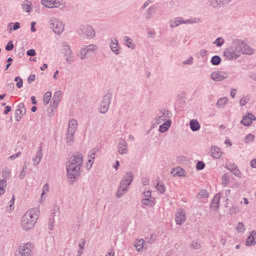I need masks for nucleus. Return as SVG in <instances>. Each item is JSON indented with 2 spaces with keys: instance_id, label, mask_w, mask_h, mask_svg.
<instances>
[{
  "instance_id": "27",
  "label": "nucleus",
  "mask_w": 256,
  "mask_h": 256,
  "mask_svg": "<svg viewBox=\"0 0 256 256\" xmlns=\"http://www.w3.org/2000/svg\"><path fill=\"white\" fill-rule=\"evenodd\" d=\"M190 129L193 131V133H197L201 129V124L198 120L192 119L190 121Z\"/></svg>"
},
{
  "instance_id": "60",
  "label": "nucleus",
  "mask_w": 256,
  "mask_h": 256,
  "mask_svg": "<svg viewBox=\"0 0 256 256\" xmlns=\"http://www.w3.org/2000/svg\"><path fill=\"white\" fill-rule=\"evenodd\" d=\"M19 29H21V23L15 22V23L13 24V31H17V30H19Z\"/></svg>"
},
{
  "instance_id": "56",
  "label": "nucleus",
  "mask_w": 256,
  "mask_h": 256,
  "mask_svg": "<svg viewBox=\"0 0 256 256\" xmlns=\"http://www.w3.org/2000/svg\"><path fill=\"white\" fill-rule=\"evenodd\" d=\"M66 57V63H68V65H71V63H73L75 60L73 59V54H71L70 56H65Z\"/></svg>"
},
{
  "instance_id": "46",
  "label": "nucleus",
  "mask_w": 256,
  "mask_h": 256,
  "mask_svg": "<svg viewBox=\"0 0 256 256\" xmlns=\"http://www.w3.org/2000/svg\"><path fill=\"white\" fill-rule=\"evenodd\" d=\"M13 49H15V44H13V41H9L7 43V45L5 46V50L6 51H13Z\"/></svg>"
},
{
  "instance_id": "54",
  "label": "nucleus",
  "mask_w": 256,
  "mask_h": 256,
  "mask_svg": "<svg viewBox=\"0 0 256 256\" xmlns=\"http://www.w3.org/2000/svg\"><path fill=\"white\" fill-rule=\"evenodd\" d=\"M151 3H153L152 0H147L146 2H144V4L141 7V10L144 11V9H147V7H149Z\"/></svg>"
},
{
  "instance_id": "45",
  "label": "nucleus",
  "mask_w": 256,
  "mask_h": 256,
  "mask_svg": "<svg viewBox=\"0 0 256 256\" xmlns=\"http://www.w3.org/2000/svg\"><path fill=\"white\" fill-rule=\"evenodd\" d=\"M196 169L197 171H203V169H205V162L198 161L196 164Z\"/></svg>"
},
{
  "instance_id": "8",
  "label": "nucleus",
  "mask_w": 256,
  "mask_h": 256,
  "mask_svg": "<svg viewBox=\"0 0 256 256\" xmlns=\"http://www.w3.org/2000/svg\"><path fill=\"white\" fill-rule=\"evenodd\" d=\"M63 98V92L56 91L52 98V105L48 108L49 117L53 116V113L57 111V107H59V103H61V99Z\"/></svg>"
},
{
  "instance_id": "33",
  "label": "nucleus",
  "mask_w": 256,
  "mask_h": 256,
  "mask_svg": "<svg viewBox=\"0 0 256 256\" xmlns=\"http://www.w3.org/2000/svg\"><path fill=\"white\" fill-rule=\"evenodd\" d=\"M84 49H86V53L89 54V53H95V51H97L99 47L95 44H90L84 47Z\"/></svg>"
},
{
  "instance_id": "29",
  "label": "nucleus",
  "mask_w": 256,
  "mask_h": 256,
  "mask_svg": "<svg viewBox=\"0 0 256 256\" xmlns=\"http://www.w3.org/2000/svg\"><path fill=\"white\" fill-rule=\"evenodd\" d=\"M55 213H57V208H54L52 212V217L49 218L48 229L50 231H53V227H55Z\"/></svg>"
},
{
  "instance_id": "24",
  "label": "nucleus",
  "mask_w": 256,
  "mask_h": 256,
  "mask_svg": "<svg viewBox=\"0 0 256 256\" xmlns=\"http://www.w3.org/2000/svg\"><path fill=\"white\" fill-rule=\"evenodd\" d=\"M220 201L221 196H219V194H216L210 203V209H214L215 211H217V209L219 208Z\"/></svg>"
},
{
  "instance_id": "39",
  "label": "nucleus",
  "mask_w": 256,
  "mask_h": 256,
  "mask_svg": "<svg viewBox=\"0 0 256 256\" xmlns=\"http://www.w3.org/2000/svg\"><path fill=\"white\" fill-rule=\"evenodd\" d=\"M87 55H88L87 50L85 48H82L80 50V53L78 54V57H80V59L84 61V59H87Z\"/></svg>"
},
{
  "instance_id": "41",
  "label": "nucleus",
  "mask_w": 256,
  "mask_h": 256,
  "mask_svg": "<svg viewBox=\"0 0 256 256\" xmlns=\"http://www.w3.org/2000/svg\"><path fill=\"white\" fill-rule=\"evenodd\" d=\"M236 231H238V233H245V224L239 222L236 226Z\"/></svg>"
},
{
  "instance_id": "26",
  "label": "nucleus",
  "mask_w": 256,
  "mask_h": 256,
  "mask_svg": "<svg viewBox=\"0 0 256 256\" xmlns=\"http://www.w3.org/2000/svg\"><path fill=\"white\" fill-rule=\"evenodd\" d=\"M95 155H97V148H93L88 154V163H90L89 169H91L93 163H95Z\"/></svg>"
},
{
  "instance_id": "16",
  "label": "nucleus",
  "mask_w": 256,
  "mask_h": 256,
  "mask_svg": "<svg viewBox=\"0 0 256 256\" xmlns=\"http://www.w3.org/2000/svg\"><path fill=\"white\" fill-rule=\"evenodd\" d=\"M109 47L114 55H121V47L119 46V40H117V38H111Z\"/></svg>"
},
{
  "instance_id": "17",
  "label": "nucleus",
  "mask_w": 256,
  "mask_h": 256,
  "mask_svg": "<svg viewBox=\"0 0 256 256\" xmlns=\"http://www.w3.org/2000/svg\"><path fill=\"white\" fill-rule=\"evenodd\" d=\"M117 149L119 155H127L129 152L127 141L123 138H120Z\"/></svg>"
},
{
  "instance_id": "19",
  "label": "nucleus",
  "mask_w": 256,
  "mask_h": 256,
  "mask_svg": "<svg viewBox=\"0 0 256 256\" xmlns=\"http://www.w3.org/2000/svg\"><path fill=\"white\" fill-rule=\"evenodd\" d=\"M175 221H176V225H180V226L183 225L185 221H187V216L183 209H180L178 212H176Z\"/></svg>"
},
{
  "instance_id": "13",
  "label": "nucleus",
  "mask_w": 256,
  "mask_h": 256,
  "mask_svg": "<svg viewBox=\"0 0 256 256\" xmlns=\"http://www.w3.org/2000/svg\"><path fill=\"white\" fill-rule=\"evenodd\" d=\"M233 0H208L209 7L213 9H221V7H227Z\"/></svg>"
},
{
  "instance_id": "47",
  "label": "nucleus",
  "mask_w": 256,
  "mask_h": 256,
  "mask_svg": "<svg viewBox=\"0 0 256 256\" xmlns=\"http://www.w3.org/2000/svg\"><path fill=\"white\" fill-rule=\"evenodd\" d=\"M253 141H255V135H253V134H248V135H246V137H245V143H251V142H253Z\"/></svg>"
},
{
  "instance_id": "64",
  "label": "nucleus",
  "mask_w": 256,
  "mask_h": 256,
  "mask_svg": "<svg viewBox=\"0 0 256 256\" xmlns=\"http://www.w3.org/2000/svg\"><path fill=\"white\" fill-rule=\"evenodd\" d=\"M35 81V74H32L28 77V83H33Z\"/></svg>"
},
{
  "instance_id": "9",
  "label": "nucleus",
  "mask_w": 256,
  "mask_h": 256,
  "mask_svg": "<svg viewBox=\"0 0 256 256\" xmlns=\"http://www.w3.org/2000/svg\"><path fill=\"white\" fill-rule=\"evenodd\" d=\"M49 27L54 33H56V35H61V33L65 31V25H63V22L57 18L50 19Z\"/></svg>"
},
{
  "instance_id": "25",
  "label": "nucleus",
  "mask_w": 256,
  "mask_h": 256,
  "mask_svg": "<svg viewBox=\"0 0 256 256\" xmlns=\"http://www.w3.org/2000/svg\"><path fill=\"white\" fill-rule=\"evenodd\" d=\"M171 119L166 120L163 124L159 126V132L160 133H167L169 131V127L172 125Z\"/></svg>"
},
{
  "instance_id": "40",
  "label": "nucleus",
  "mask_w": 256,
  "mask_h": 256,
  "mask_svg": "<svg viewBox=\"0 0 256 256\" xmlns=\"http://www.w3.org/2000/svg\"><path fill=\"white\" fill-rule=\"evenodd\" d=\"M207 197H209V192H207V190H201L198 193V199H207Z\"/></svg>"
},
{
  "instance_id": "15",
  "label": "nucleus",
  "mask_w": 256,
  "mask_h": 256,
  "mask_svg": "<svg viewBox=\"0 0 256 256\" xmlns=\"http://www.w3.org/2000/svg\"><path fill=\"white\" fill-rule=\"evenodd\" d=\"M159 113L161 115L155 118V123L157 125H161V123H163V121H167L171 117V112L167 109H162L159 111Z\"/></svg>"
},
{
  "instance_id": "51",
  "label": "nucleus",
  "mask_w": 256,
  "mask_h": 256,
  "mask_svg": "<svg viewBox=\"0 0 256 256\" xmlns=\"http://www.w3.org/2000/svg\"><path fill=\"white\" fill-rule=\"evenodd\" d=\"M21 152H17V153H15V154H13V155H11L9 158H8V160L9 161H15V159H19V157H21Z\"/></svg>"
},
{
  "instance_id": "50",
  "label": "nucleus",
  "mask_w": 256,
  "mask_h": 256,
  "mask_svg": "<svg viewBox=\"0 0 256 256\" xmlns=\"http://www.w3.org/2000/svg\"><path fill=\"white\" fill-rule=\"evenodd\" d=\"M249 103V97H243L240 99V107H245Z\"/></svg>"
},
{
  "instance_id": "5",
  "label": "nucleus",
  "mask_w": 256,
  "mask_h": 256,
  "mask_svg": "<svg viewBox=\"0 0 256 256\" xmlns=\"http://www.w3.org/2000/svg\"><path fill=\"white\" fill-rule=\"evenodd\" d=\"M77 120L71 119L68 122V129L66 133V143L67 145H73V141H75V133H77Z\"/></svg>"
},
{
  "instance_id": "23",
  "label": "nucleus",
  "mask_w": 256,
  "mask_h": 256,
  "mask_svg": "<svg viewBox=\"0 0 256 256\" xmlns=\"http://www.w3.org/2000/svg\"><path fill=\"white\" fill-rule=\"evenodd\" d=\"M43 159V147H39L38 151L36 152V156L32 158L33 165L37 166L39 163H41V160Z\"/></svg>"
},
{
  "instance_id": "44",
  "label": "nucleus",
  "mask_w": 256,
  "mask_h": 256,
  "mask_svg": "<svg viewBox=\"0 0 256 256\" xmlns=\"http://www.w3.org/2000/svg\"><path fill=\"white\" fill-rule=\"evenodd\" d=\"M229 175H227V174H224L223 176H222V185L224 186V187H227V185L229 184Z\"/></svg>"
},
{
  "instance_id": "49",
  "label": "nucleus",
  "mask_w": 256,
  "mask_h": 256,
  "mask_svg": "<svg viewBox=\"0 0 256 256\" xmlns=\"http://www.w3.org/2000/svg\"><path fill=\"white\" fill-rule=\"evenodd\" d=\"M48 4H46V7H48L49 9H53L55 7H59V5H57V1H47Z\"/></svg>"
},
{
  "instance_id": "57",
  "label": "nucleus",
  "mask_w": 256,
  "mask_h": 256,
  "mask_svg": "<svg viewBox=\"0 0 256 256\" xmlns=\"http://www.w3.org/2000/svg\"><path fill=\"white\" fill-rule=\"evenodd\" d=\"M143 195L145 197V199H154L152 196H151V191H144L143 192Z\"/></svg>"
},
{
  "instance_id": "48",
  "label": "nucleus",
  "mask_w": 256,
  "mask_h": 256,
  "mask_svg": "<svg viewBox=\"0 0 256 256\" xmlns=\"http://www.w3.org/2000/svg\"><path fill=\"white\" fill-rule=\"evenodd\" d=\"M239 211H240L239 206L230 207V214L231 215H237V213H239Z\"/></svg>"
},
{
  "instance_id": "4",
  "label": "nucleus",
  "mask_w": 256,
  "mask_h": 256,
  "mask_svg": "<svg viewBox=\"0 0 256 256\" xmlns=\"http://www.w3.org/2000/svg\"><path fill=\"white\" fill-rule=\"evenodd\" d=\"M133 179H134V176L131 172H127L123 176L122 180L120 181L117 193H116V197L118 199H121V197H123V195H125V193H127V191H129V187L133 183Z\"/></svg>"
},
{
  "instance_id": "59",
  "label": "nucleus",
  "mask_w": 256,
  "mask_h": 256,
  "mask_svg": "<svg viewBox=\"0 0 256 256\" xmlns=\"http://www.w3.org/2000/svg\"><path fill=\"white\" fill-rule=\"evenodd\" d=\"M85 243H86L85 239H81L78 245L79 249L81 250L85 249Z\"/></svg>"
},
{
  "instance_id": "30",
  "label": "nucleus",
  "mask_w": 256,
  "mask_h": 256,
  "mask_svg": "<svg viewBox=\"0 0 256 256\" xmlns=\"http://www.w3.org/2000/svg\"><path fill=\"white\" fill-rule=\"evenodd\" d=\"M229 101V99L227 97H222L220 98L217 103H216V107L218 109H224L225 105H227V102Z\"/></svg>"
},
{
  "instance_id": "20",
  "label": "nucleus",
  "mask_w": 256,
  "mask_h": 256,
  "mask_svg": "<svg viewBox=\"0 0 256 256\" xmlns=\"http://www.w3.org/2000/svg\"><path fill=\"white\" fill-rule=\"evenodd\" d=\"M226 169L230 171V173L234 174L235 177H241V170H239V167L235 163H230L226 165Z\"/></svg>"
},
{
  "instance_id": "28",
  "label": "nucleus",
  "mask_w": 256,
  "mask_h": 256,
  "mask_svg": "<svg viewBox=\"0 0 256 256\" xmlns=\"http://www.w3.org/2000/svg\"><path fill=\"white\" fill-rule=\"evenodd\" d=\"M62 47H63V53L65 57H71V55H73V50H71V46H69L67 42H63Z\"/></svg>"
},
{
  "instance_id": "43",
  "label": "nucleus",
  "mask_w": 256,
  "mask_h": 256,
  "mask_svg": "<svg viewBox=\"0 0 256 256\" xmlns=\"http://www.w3.org/2000/svg\"><path fill=\"white\" fill-rule=\"evenodd\" d=\"M22 8L24 9V11H26V13H31L33 6L31 3H29V4L23 3Z\"/></svg>"
},
{
  "instance_id": "18",
  "label": "nucleus",
  "mask_w": 256,
  "mask_h": 256,
  "mask_svg": "<svg viewBox=\"0 0 256 256\" xmlns=\"http://www.w3.org/2000/svg\"><path fill=\"white\" fill-rule=\"evenodd\" d=\"M253 121H256V117L253 113H248L246 116H243L241 120V125H244V127H251V124Z\"/></svg>"
},
{
  "instance_id": "42",
  "label": "nucleus",
  "mask_w": 256,
  "mask_h": 256,
  "mask_svg": "<svg viewBox=\"0 0 256 256\" xmlns=\"http://www.w3.org/2000/svg\"><path fill=\"white\" fill-rule=\"evenodd\" d=\"M156 189H157L158 192L161 193V195H163L166 191L165 185L161 184V183H157Z\"/></svg>"
},
{
  "instance_id": "38",
  "label": "nucleus",
  "mask_w": 256,
  "mask_h": 256,
  "mask_svg": "<svg viewBox=\"0 0 256 256\" xmlns=\"http://www.w3.org/2000/svg\"><path fill=\"white\" fill-rule=\"evenodd\" d=\"M51 97H52L51 92H46L44 94L43 101H44L45 105H49V103L51 102Z\"/></svg>"
},
{
  "instance_id": "36",
  "label": "nucleus",
  "mask_w": 256,
  "mask_h": 256,
  "mask_svg": "<svg viewBox=\"0 0 256 256\" xmlns=\"http://www.w3.org/2000/svg\"><path fill=\"white\" fill-rule=\"evenodd\" d=\"M191 249H201V241L199 240H193L190 244Z\"/></svg>"
},
{
  "instance_id": "63",
  "label": "nucleus",
  "mask_w": 256,
  "mask_h": 256,
  "mask_svg": "<svg viewBox=\"0 0 256 256\" xmlns=\"http://www.w3.org/2000/svg\"><path fill=\"white\" fill-rule=\"evenodd\" d=\"M250 167H252V169H256V159H252L250 161Z\"/></svg>"
},
{
  "instance_id": "61",
  "label": "nucleus",
  "mask_w": 256,
  "mask_h": 256,
  "mask_svg": "<svg viewBox=\"0 0 256 256\" xmlns=\"http://www.w3.org/2000/svg\"><path fill=\"white\" fill-rule=\"evenodd\" d=\"M141 183L142 185H144V187L149 185V178L147 177L142 178Z\"/></svg>"
},
{
  "instance_id": "58",
  "label": "nucleus",
  "mask_w": 256,
  "mask_h": 256,
  "mask_svg": "<svg viewBox=\"0 0 256 256\" xmlns=\"http://www.w3.org/2000/svg\"><path fill=\"white\" fill-rule=\"evenodd\" d=\"M14 205H15V196H12L11 200H10V204H9V208L11 210L15 209L14 208Z\"/></svg>"
},
{
  "instance_id": "6",
  "label": "nucleus",
  "mask_w": 256,
  "mask_h": 256,
  "mask_svg": "<svg viewBox=\"0 0 256 256\" xmlns=\"http://www.w3.org/2000/svg\"><path fill=\"white\" fill-rule=\"evenodd\" d=\"M201 22V18H190L183 19V17H176L174 20H170L171 29H175V27H179V25H195Z\"/></svg>"
},
{
  "instance_id": "31",
  "label": "nucleus",
  "mask_w": 256,
  "mask_h": 256,
  "mask_svg": "<svg viewBox=\"0 0 256 256\" xmlns=\"http://www.w3.org/2000/svg\"><path fill=\"white\" fill-rule=\"evenodd\" d=\"M141 203L146 207H153V205H155V198H143Z\"/></svg>"
},
{
  "instance_id": "32",
  "label": "nucleus",
  "mask_w": 256,
  "mask_h": 256,
  "mask_svg": "<svg viewBox=\"0 0 256 256\" xmlns=\"http://www.w3.org/2000/svg\"><path fill=\"white\" fill-rule=\"evenodd\" d=\"M210 62H211V65H214L215 67H217L218 65H221V56L219 55L213 56Z\"/></svg>"
},
{
  "instance_id": "21",
  "label": "nucleus",
  "mask_w": 256,
  "mask_h": 256,
  "mask_svg": "<svg viewBox=\"0 0 256 256\" xmlns=\"http://www.w3.org/2000/svg\"><path fill=\"white\" fill-rule=\"evenodd\" d=\"M210 153L213 159H221V157L223 156V152L221 151V148L217 146H212L210 149Z\"/></svg>"
},
{
  "instance_id": "11",
  "label": "nucleus",
  "mask_w": 256,
  "mask_h": 256,
  "mask_svg": "<svg viewBox=\"0 0 256 256\" xmlns=\"http://www.w3.org/2000/svg\"><path fill=\"white\" fill-rule=\"evenodd\" d=\"M15 256H33V244L28 242L24 246H20L18 251L15 253Z\"/></svg>"
},
{
  "instance_id": "1",
  "label": "nucleus",
  "mask_w": 256,
  "mask_h": 256,
  "mask_svg": "<svg viewBox=\"0 0 256 256\" xmlns=\"http://www.w3.org/2000/svg\"><path fill=\"white\" fill-rule=\"evenodd\" d=\"M253 53H255V50L251 46L242 40L235 39L232 41V45L224 50L223 57L227 61H233L239 59L241 55H253Z\"/></svg>"
},
{
  "instance_id": "2",
  "label": "nucleus",
  "mask_w": 256,
  "mask_h": 256,
  "mask_svg": "<svg viewBox=\"0 0 256 256\" xmlns=\"http://www.w3.org/2000/svg\"><path fill=\"white\" fill-rule=\"evenodd\" d=\"M81 167H83V154L75 152L69 158L68 165H66V173L70 185L77 183V179L81 177Z\"/></svg>"
},
{
  "instance_id": "10",
  "label": "nucleus",
  "mask_w": 256,
  "mask_h": 256,
  "mask_svg": "<svg viewBox=\"0 0 256 256\" xmlns=\"http://www.w3.org/2000/svg\"><path fill=\"white\" fill-rule=\"evenodd\" d=\"M113 99V95L111 93H107L100 104L99 112L105 115L107 111H109V107H111V100Z\"/></svg>"
},
{
  "instance_id": "3",
  "label": "nucleus",
  "mask_w": 256,
  "mask_h": 256,
  "mask_svg": "<svg viewBox=\"0 0 256 256\" xmlns=\"http://www.w3.org/2000/svg\"><path fill=\"white\" fill-rule=\"evenodd\" d=\"M39 219V208L28 210L22 217L21 225L24 231H29L35 227Z\"/></svg>"
},
{
  "instance_id": "55",
  "label": "nucleus",
  "mask_w": 256,
  "mask_h": 256,
  "mask_svg": "<svg viewBox=\"0 0 256 256\" xmlns=\"http://www.w3.org/2000/svg\"><path fill=\"white\" fill-rule=\"evenodd\" d=\"M183 65H193V56H190L189 59L184 60Z\"/></svg>"
},
{
  "instance_id": "12",
  "label": "nucleus",
  "mask_w": 256,
  "mask_h": 256,
  "mask_svg": "<svg viewBox=\"0 0 256 256\" xmlns=\"http://www.w3.org/2000/svg\"><path fill=\"white\" fill-rule=\"evenodd\" d=\"M210 79H212V81H216V82L225 81V79H229V73L221 72V71H213L210 74Z\"/></svg>"
},
{
  "instance_id": "7",
  "label": "nucleus",
  "mask_w": 256,
  "mask_h": 256,
  "mask_svg": "<svg viewBox=\"0 0 256 256\" xmlns=\"http://www.w3.org/2000/svg\"><path fill=\"white\" fill-rule=\"evenodd\" d=\"M77 33L82 39H94L96 35L95 29L91 25H81Z\"/></svg>"
},
{
  "instance_id": "14",
  "label": "nucleus",
  "mask_w": 256,
  "mask_h": 256,
  "mask_svg": "<svg viewBox=\"0 0 256 256\" xmlns=\"http://www.w3.org/2000/svg\"><path fill=\"white\" fill-rule=\"evenodd\" d=\"M24 115H27V108L25 107V103L21 102L17 105L15 110L16 121L19 123Z\"/></svg>"
},
{
  "instance_id": "35",
  "label": "nucleus",
  "mask_w": 256,
  "mask_h": 256,
  "mask_svg": "<svg viewBox=\"0 0 256 256\" xmlns=\"http://www.w3.org/2000/svg\"><path fill=\"white\" fill-rule=\"evenodd\" d=\"M124 41H125V43H126V46H127L129 49H135V45H134V43H133V40H132L130 37L125 36V37H124Z\"/></svg>"
},
{
  "instance_id": "34",
  "label": "nucleus",
  "mask_w": 256,
  "mask_h": 256,
  "mask_svg": "<svg viewBox=\"0 0 256 256\" xmlns=\"http://www.w3.org/2000/svg\"><path fill=\"white\" fill-rule=\"evenodd\" d=\"M134 247L137 251H143V248L145 247V241L143 239L137 240Z\"/></svg>"
},
{
  "instance_id": "53",
  "label": "nucleus",
  "mask_w": 256,
  "mask_h": 256,
  "mask_svg": "<svg viewBox=\"0 0 256 256\" xmlns=\"http://www.w3.org/2000/svg\"><path fill=\"white\" fill-rule=\"evenodd\" d=\"M26 55L28 57H35V55H37V51H35V49H29L27 50Z\"/></svg>"
},
{
  "instance_id": "22",
  "label": "nucleus",
  "mask_w": 256,
  "mask_h": 256,
  "mask_svg": "<svg viewBox=\"0 0 256 256\" xmlns=\"http://www.w3.org/2000/svg\"><path fill=\"white\" fill-rule=\"evenodd\" d=\"M157 5L154 4L152 6H150L145 13V20L149 21V19H151L153 17V15H155V13H157Z\"/></svg>"
},
{
  "instance_id": "52",
  "label": "nucleus",
  "mask_w": 256,
  "mask_h": 256,
  "mask_svg": "<svg viewBox=\"0 0 256 256\" xmlns=\"http://www.w3.org/2000/svg\"><path fill=\"white\" fill-rule=\"evenodd\" d=\"M2 177L4 178V179H9L10 177H11V171H9V170H3L2 171Z\"/></svg>"
},
{
  "instance_id": "62",
  "label": "nucleus",
  "mask_w": 256,
  "mask_h": 256,
  "mask_svg": "<svg viewBox=\"0 0 256 256\" xmlns=\"http://www.w3.org/2000/svg\"><path fill=\"white\" fill-rule=\"evenodd\" d=\"M45 191L49 192V184H45L43 186V192L41 193V196L43 197V195H45Z\"/></svg>"
},
{
  "instance_id": "37",
  "label": "nucleus",
  "mask_w": 256,
  "mask_h": 256,
  "mask_svg": "<svg viewBox=\"0 0 256 256\" xmlns=\"http://www.w3.org/2000/svg\"><path fill=\"white\" fill-rule=\"evenodd\" d=\"M214 45H216V47H223V45H225V39H223V37H218L214 42Z\"/></svg>"
}]
</instances>
